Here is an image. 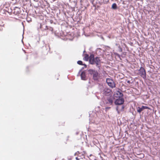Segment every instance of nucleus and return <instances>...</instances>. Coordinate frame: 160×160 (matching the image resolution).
<instances>
[{
    "label": "nucleus",
    "instance_id": "obj_19",
    "mask_svg": "<svg viewBox=\"0 0 160 160\" xmlns=\"http://www.w3.org/2000/svg\"><path fill=\"white\" fill-rule=\"evenodd\" d=\"M116 55L119 57H120V55L116 53Z\"/></svg>",
    "mask_w": 160,
    "mask_h": 160
},
{
    "label": "nucleus",
    "instance_id": "obj_22",
    "mask_svg": "<svg viewBox=\"0 0 160 160\" xmlns=\"http://www.w3.org/2000/svg\"><path fill=\"white\" fill-rule=\"evenodd\" d=\"M16 9H19L18 8H15V10Z\"/></svg>",
    "mask_w": 160,
    "mask_h": 160
},
{
    "label": "nucleus",
    "instance_id": "obj_18",
    "mask_svg": "<svg viewBox=\"0 0 160 160\" xmlns=\"http://www.w3.org/2000/svg\"><path fill=\"white\" fill-rule=\"evenodd\" d=\"M80 153L78 151L77 152H76L75 153V155L76 154H78Z\"/></svg>",
    "mask_w": 160,
    "mask_h": 160
},
{
    "label": "nucleus",
    "instance_id": "obj_7",
    "mask_svg": "<svg viewBox=\"0 0 160 160\" xmlns=\"http://www.w3.org/2000/svg\"><path fill=\"white\" fill-rule=\"evenodd\" d=\"M124 100L123 98H119L117 99L115 102V104L116 105H121L124 102Z\"/></svg>",
    "mask_w": 160,
    "mask_h": 160
},
{
    "label": "nucleus",
    "instance_id": "obj_23",
    "mask_svg": "<svg viewBox=\"0 0 160 160\" xmlns=\"http://www.w3.org/2000/svg\"><path fill=\"white\" fill-rule=\"evenodd\" d=\"M120 51H121V52L122 51V49L121 48V49H120Z\"/></svg>",
    "mask_w": 160,
    "mask_h": 160
},
{
    "label": "nucleus",
    "instance_id": "obj_10",
    "mask_svg": "<svg viewBox=\"0 0 160 160\" xmlns=\"http://www.w3.org/2000/svg\"><path fill=\"white\" fill-rule=\"evenodd\" d=\"M81 79L82 80H87V78L86 77V73L85 71L82 72L81 74Z\"/></svg>",
    "mask_w": 160,
    "mask_h": 160
},
{
    "label": "nucleus",
    "instance_id": "obj_11",
    "mask_svg": "<svg viewBox=\"0 0 160 160\" xmlns=\"http://www.w3.org/2000/svg\"><path fill=\"white\" fill-rule=\"evenodd\" d=\"M77 63L80 65H84V67H82V69H84L87 67V65L85 64H83L82 62L81 61H78L77 62Z\"/></svg>",
    "mask_w": 160,
    "mask_h": 160
},
{
    "label": "nucleus",
    "instance_id": "obj_8",
    "mask_svg": "<svg viewBox=\"0 0 160 160\" xmlns=\"http://www.w3.org/2000/svg\"><path fill=\"white\" fill-rule=\"evenodd\" d=\"M124 108V106L121 105H118L116 108V110L117 111L118 113H119L121 111L123 110Z\"/></svg>",
    "mask_w": 160,
    "mask_h": 160
},
{
    "label": "nucleus",
    "instance_id": "obj_15",
    "mask_svg": "<svg viewBox=\"0 0 160 160\" xmlns=\"http://www.w3.org/2000/svg\"><path fill=\"white\" fill-rule=\"evenodd\" d=\"M94 1H93L92 2V4H93V6L95 7V8H96L97 7V8H98L99 7V6L98 5H96L95 3H94Z\"/></svg>",
    "mask_w": 160,
    "mask_h": 160
},
{
    "label": "nucleus",
    "instance_id": "obj_4",
    "mask_svg": "<svg viewBox=\"0 0 160 160\" xmlns=\"http://www.w3.org/2000/svg\"><path fill=\"white\" fill-rule=\"evenodd\" d=\"M101 92L105 96H112L111 90L108 88H105L102 90H101Z\"/></svg>",
    "mask_w": 160,
    "mask_h": 160
},
{
    "label": "nucleus",
    "instance_id": "obj_6",
    "mask_svg": "<svg viewBox=\"0 0 160 160\" xmlns=\"http://www.w3.org/2000/svg\"><path fill=\"white\" fill-rule=\"evenodd\" d=\"M106 82L108 85L110 87L113 88L115 87V84L113 80L109 78L106 79Z\"/></svg>",
    "mask_w": 160,
    "mask_h": 160
},
{
    "label": "nucleus",
    "instance_id": "obj_25",
    "mask_svg": "<svg viewBox=\"0 0 160 160\" xmlns=\"http://www.w3.org/2000/svg\"><path fill=\"white\" fill-rule=\"evenodd\" d=\"M85 52V50H84V51H83V53H84V52Z\"/></svg>",
    "mask_w": 160,
    "mask_h": 160
},
{
    "label": "nucleus",
    "instance_id": "obj_17",
    "mask_svg": "<svg viewBox=\"0 0 160 160\" xmlns=\"http://www.w3.org/2000/svg\"><path fill=\"white\" fill-rule=\"evenodd\" d=\"M3 30V27L2 26H0V31H1Z\"/></svg>",
    "mask_w": 160,
    "mask_h": 160
},
{
    "label": "nucleus",
    "instance_id": "obj_16",
    "mask_svg": "<svg viewBox=\"0 0 160 160\" xmlns=\"http://www.w3.org/2000/svg\"><path fill=\"white\" fill-rule=\"evenodd\" d=\"M111 108L110 107H107L105 108V110L106 111L109 109Z\"/></svg>",
    "mask_w": 160,
    "mask_h": 160
},
{
    "label": "nucleus",
    "instance_id": "obj_12",
    "mask_svg": "<svg viewBox=\"0 0 160 160\" xmlns=\"http://www.w3.org/2000/svg\"><path fill=\"white\" fill-rule=\"evenodd\" d=\"M89 57L88 55L86 54H85V57L83 58V59L86 61H88L89 60Z\"/></svg>",
    "mask_w": 160,
    "mask_h": 160
},
{
    "label": "nucleus",
    "instance_id": "obj_1",
    "mask_svg": "<svg viewBox=\"0 0 160 160\" xmlns=\"http://www.w3.org/2000/svg\"><path fill=\"white\" fill-rule=\"evenodd\" d=\"M101 60L100 58L98 57H94L93 54H91L89 56V62L91 64H96V66L100 69Z\"/></svg>",
    "mask_w": 160,
    "mask_h": 160
},
{
    "label": "nucleus",
    "instance_id": "obj_2",
    "mask_svg": "<svg viewBox=\"0 0 160 160\" xmlns=\"http://www.w3.org/2000/svg\"><path fill=\"white\" fill-rule=\"evenodd\" d=\"M88 74L91 75H93V78L94 80H98L99 77V75L96 70L89 69L87 70Z\"/></svg>",
    "mask_w": 160,
    "mask_h": 160
},
{
    "label": "nucleus",
    "instance_id": "obj_21",
    "mask_svg": "<svg viewBox=\"0 0 160 160\" xmlns=\"http://www.w3.org/2000/svg\"><path fill=\"white\" fill-rule=\"evenodd\" d=\"M76 159L77 160H79V159H78V157H76Z\"/></svg>",
    "mask_w": 160,
    "mask_h": 160
},
{
    "label": "nucleus",
    "instance_id": "obj_24",
    "mask_svg": "<svg viewBox=\"0 0 160 160\" xmlns=\"http://www.w3.org/2000/svg\"><path fill=\"white\" fill-rule=\"evenodd\" d=\"M78 132H77L76 133L77 135H78Z\"/></svg>",
    "mask_w": 160,
    "mask_h": 160
},
{
    "label": "nucleus",
    "instance_id": "obj_14",
    "mask_svg": "<svg viewBox=\"0 0 160 160\" xmlns=\"http://www.w3.org/2000/svg\"><path fill=\"white\" fill-rule=\"evenodd\" d=\"M112 8L114 9H116L117 8V5L116 3H113L112 6Z\"/></svg>",
    "mask_w": 160,
    "mask_h": 160
},
{
    "label": "nucleus",
    "instance_id": "obj_5",
    "mask_svg": "<svg viewBox=\"0 0 160 160\" xmlns=\"http://www.w3.org/2000/svg\"><path fill=\"white\" fill-rule=\"evenodd\" d=\"M138 74L143 78H146V73L145 69L142 67H141L138 70Z\"/></svg>",
    "mask_w": 160,
    "mask_h": 160
},
{
    "label": "nucleus",
    "instance_id": "obj_20",
    "mask_svg": "<svg viewBox=\"0 0 160 160\" xmlns=\"http://www.w3.org/2000/svg\"><path fill=\"white\" fill-rule=\"evenodd\" d=\"M127 83H130V81H127Z\"/></svg>",
    "mask_w": 160,
    "mask_h": 160
},
{
    "label": "nucleus",
    "instance_id": "obj_3",
    "mask_svg": "<svg viewBox=\"0 0 160 160\" xmlns=\"http://www.w3.org/2000/svg\"><path fill=\"white\" fill-rule=\"evenodd\" d=\"M114 98L112 96L104 98L103 102L107 106H110L113 104V100Z\"/></svg>",
    "mask_w": 160,
    "mask_h": 160
},
{
    "label": "nucleus",
    "instance_id": "obj_13",
    "mask_svg": "<svg viewBox=\"0 0 160 160\" xmlns=\"http://www.w3.org/2000/svg\"><path fill=\"white\" fill-rule=\"evenodd\" d=\"M117 94L118 96V97L119 98L122 97L123 96V94L120 92L119 91L117 92Z\"/></svg>",
    "mask_w": 160,
    "mask_h": 160
},
{
    "label": "nucleus",
    "instance_id": "obj_9",
    "mask_svg": "<svg viewBox=\"0 0 160 160\" xmlns=\"http://www.w3.org/2000/svg\"><path fill=\"white\" fill-rule=\"evenodd\" d=\"M148 107L147 106H142L141 108L140 107H138L137 108V112L139 113H140L141 111H143L144 109H148Z\"/></svg>",
    "mask_w": 160,
    "mask_h": 160
}]
</instances>
